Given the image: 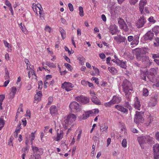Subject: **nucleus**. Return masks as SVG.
I'll return each instance as SVG.
<instances>
[{"label": "nucleus", "mask_w": 159, "mask_h": 159, "mask_svg": "<svg viewBox=\"0 0 159 159\" xmlns=\"http://www.w3.org/2000/svg\"><path fill=\"white\" fill-rule=\"evenodd\" d=\"M34 156H31L29 159H41V155L43 153V150L36 147H32Z\"/></svg>", "instance_id": "nucleus-4"}, {"label": "nucleus", "mask_w": 159, "mask_h": 159, "mask_svg": "<svg viewBox=\"0 0 159 159\" xmlns=\"http://www.w3.org/2000/svg\"><path fill=\"white\" fill-rule=\"evenodd\" d=\"M52 76L51 75H46V79L45 80H50L51 79H52Z\"/></svg>", "instance_id": "nucleus-51"}, {"label": "nucleus", "mask_w": 159, "mask_h": 159, "mask_svg": "<svg viewBox=\"0 0 159 159\" xmlns=\"http://www.w3.org/2000/svg\"><path fill=\"white\" fill-rule=\"evenodd\" d=\"M64 122L66 125H70L76 120V117L74 114L70 113L65 117Z\"/></svg>", "instance_id": "nucleus-5"}, {"label": "nucleus", "mask_w": 159, "mask_h": 159, "mask_svg": "<svg viewBox=\"0 0 159 159\" xmlns=\"http://www.w3.org/2000/svg\"><path fill=\"white\" fill-rule=\"evenodd\" d=\"M43 83L42 81H39L38 82V89L41 90L42 88Z\"/></svg>", "instance_id": "nucleus-45"}, {"label": "nucleus", "mask_w": 159, "mask_h": 159, "mask_svg": "<svg viewBox=\"0 0 159 159\" xmlns=\"http://www.w3.org/2000/svg\"><path fill=\"white\" fill-rule=\"evenodd\" d=\"M158 98V95L157 94H155L154 95L152 96L148 102V106L150 107L155 106L157 103V100Z\"/></svg>", "instance_id": "nucleus-9"}, {"label": "nucleus", "mask_w": 159, "mask_h": 159, "mask_svg": "<svg viewBox=\"0 0 159 159\" xmlns=\"http://www.w3.org/2000/svg\"><path fill=\"white\" fill-rule=\"evenodd\" d=\"M146 0H141L139 3V6L144 7V6L146 4Z\"/></svg>", "instance_id": "nucleus-41"}, {"label": "nucleus", "mask_w": 159, "mask_h": 159, "mask_svg": "<svg viewBox=\"0 0 159 159\" xmlns=\"http://www.w3.org/2000/svg\"><path fill=\"white\" fill-rule=\"evenodd\" d=\"M121 144L122 146L124 148H125L127 146V141L125 139H124L122 142Z\"/></svg>", "instance_id": "nucleus-46"}, {"label": "nucleus", "mask_w": 159, "mask_h": 159, "mask_svg": "<svg viewBox=\"0 0 159 159\" xmlns=\"http://www.w3.org/2000/svg\"><path fill=\"white\" fill-rule=\"evenodd\" d=\"M42 96V93L41 92L39 91L35 95L34 98V99L35 100L39 101L40 100Z\"/></svg>", "instance_id": "nucleus-29"}, {"label": "nucleus", "mask_w": 159, "mask_h": 159, "mask_svg": "<svg viewBox=\"0 0 159 159\" xmlns=\"http://www.w3.org/2000/svg\"><path fill=\"white\" fill-rule=\"evenodd\" d=\"M36 131H35L34 132L32 133L30 136V139L31 140L30 142L31 145L33 144V141L35 139V134L36 133Z\"/></svg>", "instance_id": "nucleus-35"}, {"label": "nucleus", "mask_w": 159, "mask_h": 159, "mask_svg": "<svg viewBox=\"0 0 159 159\" xmlns=\"http://www.w3.org/2000/svg\"><path fill=\"white\" fill-rule=\"evenodd\" d=\"M5 98V97L2 95H0V102H2Z\"/></svg>", "instance_id": "nucleus-63"}, {"label": "nucleus", "mask_w": 159, "mask_h": 159, "mask_svg": "<svg viewBox=\"0 0 159 159\" xmlns=\"http://www.w3.org/2000/svg\"><path fill=\"white\" fill-rule=\"evenodd\" d=\"M116 61V63L119 65L121 67L124 69H126V66L125 62L122 61L119 59H117Z\"/></svg>", "instance_id": "nucleus-26"}, {"label": "nucleus", "mask_w": 159, "mask_h": 159, "mask_svg": "<svg viewBox=\"0 0 159 159\" xmlns=\"http://www.w3.org/2000/svg\"><path fill=\"white\" fill-rule=\"evenodd\" d=\"M143 120L144 119L142 116L140 114V113L139 112H136L134 119V122L136 123L139 124L142 122Z\"/></svg>", "instance_id": "nucleus-15"}, {"label": "nucleus", "mask_w": 159, "mask_h": 159, "mask_svg": "<svg viewBox=\"0 0 159 159\" xmlns=\"http://www.w3.org/2000/svg\"><path fill=\"white\" fill-rule=\"evenodd\" d=\"M104 105L105 107H110L111 105L114 104L113 103V102L111 100L110 101L108 102H106L104 103Z\"/></svg>", "instance_id": "nucleus-40"}, {"label": "nucleus", "mask_w": 159, "mask_h": 159, "mask_svg": "<svg viewBox=\"0 0 159 159\" xmlns=\"http://www.w3.org/2000/svg\"><path fill=\"white\" fill-rule=\"evenodd\" d=\"M22 125L24 126H26L27 124V121L26 119L25 118L22 119Z\"/></svg>", "instance_id": "nucleus-57"}, {"label": "nucleus", "mask_w": 159, "mask_h": 159, "mask_svg": "<svg viewBox=\"0 0 159 159\" xmlns=\"http://www.w3.org/2000/svg\"><path fill=\"white\" fill-rule=\"evenodd\" d=\"M22 104H21L20 106L19 107L17 111V114L16 116V117H17L18 114L20 113V112H23V110H22Z\"/></svg>", "instance_id": "nucleus-44"}, {"label": "nucleus", "mask_w": 159, "mask_h": 159, "mask_svg": "<svg viewBox=\"0 0 159 159\" xmlns=\"http://www.w3.org/2000/svg\"><path fill=\"white\" fill-rule=\"evenodd\" d=\"M153 120V116L150 115L148 117L147 122L145 123V126H149Z\"/></svg>", "instance_id": "nucleus-25"}, {"label": "nucleus", "mask_w": 159, "mask_h": 159, "mask_svg": "<svg viewBox=\"0 0 159 159\" xmlns=\"http://www.w3.org/2000/svg\"><path fill=\"white\" fill-rule=\"evenodd\" d=\"M118 23L119 25V26L121 29H122L125 32H127L129 29L127 24L125 23L124 20L121 18L118 19Z\"/></svg>", "instance_id": "nucleus-8"}, {"label": "nucleus", "mask_w": 159, "mask_h": 159, "mask_svg": "<svg viewBox=\"0 0 159 159\" xmlns=\"http://www.w3.org/2000/svg\"><path fill=\"white\" fill-rule=\"evenodd\" d=\"M75 100L80 102L83 104H86L89 101V98L88 97H84L83 95L77 96L75 98Z\"/></svg>", "instance_id": "nucleus-10"}, {"label": "nucleus", "mask_w": 159, "mask_h": 159, "mask_svg": "<svg viewBox=\"0 0 159 159\" xmlns=\"http://www.w3.org/2000/svg\"><path fill=\"white\" fill-rule=\"evenodd\" d=\"M112 100L114 104L118 103L121 101V97L119 96H113Z\"/></svg>", "instance_id": "nucleus-24"}, {"label": "nucleus", "mask_w": 159, "mask_h": 159, "mask_svg": "<svg viewBox=\"0 0 159 159\" xmlns=\"http://www.w3.org/2000/svg\"><path fill=\"white\" fill-rule=\"evenodd\" d=\"M146 22V20L144 16L143 15L136 22V25L137 28H140L142 27Z\"/></svg>", "instance_id": "nucleus-11"}, {"label": "nucleus", "mask_w": 159, "mask_h": 159, "mask_svg": "<svg viewBox=\"0 0 159 159\" xmlns=\"http://www.w3.org/2000/svg\"><path fill=\"white\" fill-rule=\"evenodd\" d=\"M82 133V131L80 130L79 132V134L77 136V141H79L81 138V134Z\"/></svg>", "instance_id": "nucleus-53"}, {"label": "nucleus", "mask_w": 159, "mask_h": 159, "mask_svg": "<svg viewBox=\"0 0 159 159\" xmlns=\"http://www.w3.org/2000/svg\"><path fill=\"white\" fill-rule=\"evenodd\" d=\"M138 140L142 148H144L143 144L147 143H150L152 141L153 138L149 135H145L138 137Z\"/></svg>", "instance_id": "nucleus-3"}, {"label": "nucleus", "mask_w": 159, "mask_h": 159, "mask_svg": "<svg viewBox=\"0 0 159 159\" xmlns=\"http://www.w3.org/2000/svg\"><path fill=\"white\" fill-rule=\"evenodd\" d=\"M158 70L157 67L151 68L150 70L151 74L150 75H148V77L149 78L150 81L153 83L157 82L156 84V86H159V76L157 74V71Z\"/></svg>", "instance_id": "nucleus-2"}, {"label": "nucleus", "mask_w": 159, "mask_h": 159, "mask_svg": "<svg viewBox=\"0 0 159 159\" xmlns=\"http://www.w3.org/2000/svg\"><path fill=\"white\" fill-rule=\"evenodd\" d=\"M99 110L98 109H95L92 110L85 111L82 116V120H85L89 118L90 116L98 113Z\"/></svg>", "instance_id": "nucleus-6"}, {"label": "nucleus", "mask_w": 159, "mask_h": 159, "mask_svg": "<svg viewBox=\"0 0 159 159\" xmlns=\"http://www.w3.org/2000/svg\"><path fill=\"white\" fill-rule=\"evenodd\" d=\"M63 135V131L61 130H60L59 132H57V137L54 138V140L57 141H59L62 139Z\"/></svg>", "instance_id": "nucleus-19"}, {"label": "nucleus", "mask_w": 159, "mask_h": 159, "mask_svg": "<svg viewBox=\"0 0 159 159\" xmlns=\"http://www.w3.org/2000/svg\"><path fill=\"white\" fill-rule=\"evenodd\" d=\"M74 86L73 84L71 83L66 82H64L61 85V88L63 89H65L67 92L71 90Z\"/></svg>", "instance_id": "nucleus-12"}, {"label": "nucleus", "mask_w": 159, "mask_h": 159, "mask_svg": "<svg viewBox=\"0 0 159 159\" xmlns=\"http://www.w3.org/2000/svg\"><path fill=\"white\" fill-rule=\"evenodd\" d=\"M115 107L118 110L123 112L124 113L127 114L128 112V110L121 106L119 105H116Z\"/></svg>", "instance_id": "nucleus-20"}, {"label": "nucleus", "mask_w": 159, "mask_h": 159, "mask_svg": "<svg viewBox=\"0 0 159 159\" xmlns=\"http://www.w3.org/2000/svg\"><path fill=\"white\" fill-rule=\"evenodd\" d=\"M45 30L49 32H50L51 28L49 26H46L45 28Z\"/></svg>", "instance_id": "nucleus-62"}, {"label": "nucleus", "mask_w": 159, "mask_h": 159, "mask_svg": "<svg viewBox=\"0 0 159 159\" xmlns=\"http://www.w3.org/2000/svg\"><path fill=\"white\" fill-rule=\"evenodd\" d=\"M50 112L52 116H55L58 114V109L57 107L55 105H52L50 107Z\"/></svg>", "instance_id": "nucleus-16"}, {"label": "nucleus", "mask_w": 159, "mask_h": 159, "mask_svg": "<svg viewBox=\"0 0 159 159\" xmlns=\"http://www.w3.org/2000/svg\"><path fill=\"white\" fill-rule=\"evenodd\" d=\"M108 70L113 75L116 74L117 72L116 69L113 67L111 66L109 67L108 68Z\"/></svg>", "instance_id": "nucleus-31"}, {"label": "nucleus", "mask_w": 159, "mask_h": 159, "mask_svg": "<svg viewBox=\"0 0 159 159\" xmlns=\"http://www.w3.org/2000/svg\"><path fill=\"white\" fill-rule=\"evenodd\" d=\"M148 21L152 23H154L156 22V20L153 18V17L151 16H150L148 19Z\"/></svg>", "instance_id": "nucleus-48"}, {"label": "nucleus", "mask_w": 159, "mask_h": 159, "mask_svg": "<svg viewBox=\"0 0 159 159\" xmlns=\"http://www.w3.org/2000/svg\"><path fill=\"white\" fill-rule=\"evenodd\" d=\"M117 27L115 25H111L109 27V32L112 35L114 34L117 32Z\"/></svg>", "instance_id": "nucleus-21"}, {"label": "nucleus", "mask_w": 159, "mask_h": 159, "mask_svg": "<svg viewBox=\"0 0 159 159\" xmlns=\"http://www.w3.org/2000/svg\"><path fill=\"white\" fill-rule=\"evenodd\" d=\"M60 31L63 39H65L66 37V33L65 31L61 27L59 29Z\"/></svg>", "instance_id": "nucleus-34"}, {"label": "nucleus", "mask_w": 159, "mask_h": 159, "mask_svg": "<svg viewBox=\"0 0 159 159\" xmlns=\"http://www.w3.org/2000/svg\"><path fill=\"white\" fill-rule=\"evenodd\" d=\"M155 159H159V144L156 143L153 146Z\"/></svg>", "instance_id": "nucleus-13"}, {"label": "nucleus", "mask_w": 159, "mask_h": 159, "mask_svg": "<svg viewBox=\"0 0 159 159\" xmlns=\"http://www.w3.org/2000/svg\"><path fill=\"white\" fill-rule=\"evenodd\" d=\"M138 1V0H129V2L131 5H134Z\"/></svg>", "instance_id": "nucleus-58"}, {"label": "nucleus", "mask_w": 159, "mask_h": 159, "mask_svg": "<svg viewBox=\"0 0 159 159\" xmlns=\"http://www.w3.org/2000/svg\"><path fill=\"white\" fill-rule=\"evenodd\" d=\"M139 36L137 35L134 36L133 41L131 43V45H137L139 42Z\"/></svg>", "instance_id": "nucleus-28"}, {"label": "nucleus", "mask_w": 159, "mask_h": 159, "mask_svg": "<svg viewBox=\"0 0 159 159\" xmlns=\"http://www.w3.org/2000/svg\"><path fill=\"white\" fill-rule=\"evenodd\" d=\"M153 32H154L156 35H157L159 33V26L157 25L155 26L152 29Z\"/></svg>", "instance_id": "nucleus-33"}, {"label": "nucleus", "mask_w": 159, "mask_h": 159, "mask_svg": "<svg viewBox=\"0 0 159 159\" xmlns=\"http://www.w3.org/2000/svg\"><path fill=\"white\" fill-rule=\"evenodd\" d=\"M100 131L102 132L107 133L108 131V126L107 124L103 123L100 126Z\"/></svg>", "instance_id": "nucleus-22"}, {"label": "nucleus", "mask_w": 159, "mask_h": 159, "mask_svg": "<svg viewBox=\"0 0 159 159\" xmlns=\"http://www.w3.org/2000/svg\"><path fill=\"white\" fill-rule=\"evenodd\" d=\"M4 77L5 80L9 78V74L8 71H6V74Z\"/></svg>", "instance_id": "nucleus-61"}, {"label": "nucleus", "mask_w": 159, "mask_h": 159, "mask_svg": "<svg viewBox=\"0 0 159 159\" xmlns=\"http://www.w3.org/2000/svg\"><path fill=\"white\" fill-rule=\"evenodd\" d=\"M154 35L152 31H149L144 35V39L146 41L151 40L153 38Z\"/></svg>", "instance_id": "nucleus-14"}, {"label": "nucleus", "mask_w": 159, "mask_h": 159, "mask_svg": "<svg viewBox=\"0 0 159 159\" xmlns=\"http://www.w3.org/2000/svg\"><path fill=\"white\" fill-rule=\"evenodd\" d=\"M122 87L125 93L126 99L128 101L130 100L131 92L130 91H132L133 89L131 83L125 79L123 82Z\"/></svg>", "instance_id": "nucleus-1"}, {"label": "nucleus", "mask_w": 159, "mask_h": 159, "mask_svg": "<svg viewBox=\"0 0 159 159\" xmlns=\"http://www.w3.org/2000/svg\"><path fill=\"white\" fill-rule=\"evenodd\" d=\"M69 107L71 111L78 112L80 111L81 109L79 104L75 101L71 102Z\"/></svg>", "instance_id": "nucleus-7"}, {"label": "nucleus", "mask_w": 159, "mask_h": 159, "mask_svg": "<svg viewBox=\"0 0 159 159\" xmlns=\"http://www.w3.org/2000/svg\"><path fill=\"white\" fill-rule=\"evenodd\" d=\"M48 105L51 104L52 102L53 101V98L52 97H50L48 98Z\"/></svg>", "instance_id": "nucleus-52"}, {"label": "nucleus", "mask_w": 159, "mask_h": 159, "mask_svg": "<svg viewBox=\"0 0 159 159\" xmlns=\"http://www.w3.org/2000/svg\"><path fill=\"white\" fill-rule=\"evenodd\" d=\"M4 124V120L3 119H0V130L3 127Z\"/></svg>", "instance_id": "nucleus-47"}, {"label": "nucleus", "mask_w": 159, "mask_h": 159, "mask_svg": "<svg viewBox=\"0 0 159 159\" xmlns=\"http://www.w3.org/2000/svg\"><path fill=\"white\" fill-rule=\"evenodd\" d=\"M125 99L126 100H125L123 102V106L126 107H127V108L129 109V110H130L132 109V107L131 106L130 104L129 103V102L130 101H128L126 98Z\"/></svg>", "instance_id": "nucleus-27"}, {"label": "nucleus", "mask_w": 159, "mask_h": 159, "mask_svg": "<svg viewBox=\"0 0 159 159\" xmlns=\"http://www.w3.org/2000/svg\"><path fill=\"white\" fill-rule=\"evenodd\" d=\"M79 10L80 11L79 14L80 16L82 17L84 16L83 8L82 7H79Z\"/></svg>", "instance_id": "nucleus-42"}, {"label": "nucleus", "mask_w": 159, "mask_h": 159, "mask_svg": "<svg viewBox=\"0 0 159 159\" xmlns=\"http://www.w3.org/2000/svg\"><path fill=\"white\" fill-rule=\"evenodd\" d=\"M99 56L102 59H104L105 58L106 56L103 53H101L99 54Z\"/></svg>", "instance_id": "nucleus-54"}, {"label": "nucleus", "mask_w": 159, "mask_h": 159, "mask_svg": "<svg viewBox=\"0 0 159 159\" xmlns=\"http://www.w3.org/2000/svg\"><path fill=\"white\" fill-rule=\"evenodd\" d=\"M111 141V139L110 138H108L107 141V147H108L110 144Z\"/></svg>", "instance_id": "nucleus-59"}, {"label": "nucleus", "mask_w": 159, "mask_h": 159, "mask_svg": "<svg viewBox=\"0 0 159 159\" xmlns=\"http://www.w3.org/2000/svg\"><path fill=\"white\" fill-rule=\"evenodd\" d=\"M68 6L70 10L71 11H72L74 10L73 5L71 3H69L68 4Z\"/></svg>", "instance_id": "nucleus-50"}, {"label": "nucleus", "mask_w": 159, "mask_h": 159, "mask_svg": "<svg viewBox=\"0 0 159 159\" xmlns=\"http://www.w3.org/2000/svg\"><path fill=\"white\" fill-rule=\"evenodd\" d=\"M134 37L132 36H129L128 37V41L130 42L133 40Z\"/></svg>", "instance_id": "nucleus-60"}, {"label": "nucleus", "mask_w": 159, "mask_h": 159, "mask_svg": "<svg viewBox=\"0 0 159 159\" xmlns=\"http://www.w3.org/2000/svg\"><path fill=\"white\" fill-rule=\"evenodd\" d=\"M3 43L6 47H7L8 48H11V45L9 43H8L7 41L4 40Z\"/></svg>", "instance_id": "nucleus-49"}, {"label": "nucleus", "mask_w": 159, "mask_h": 159, "mask_svg": "<svg viewBox=\"0 0 159 159\" xmlns=\"http://www.w3.org/2000/svg\"><path fill=\"white\" fill-rule=\"evenodd\" d=\"M45 64L50 68H55L56 67V66L53 63H51L50 61H46Z\"/></svg>", "instance_id": "nucleus-36"}, {"label": "nucleus", "mask_w": 159, "mask_h": 159, "mask_svg": "<svg viewBox=\"0 0 159 159\" xmlns=\"http://www.w3.org/2000/svg\"><path fill=\"white\" fill-rule=\"evenodd\" d=\"M92 67L96 73H98L99 72V70L98 68L95 67L94 66H93Z\"/></svg>", "instance_id": "nucleus-64"}, {"label": "nucleus", "mask_w": 159, "mask_h": 159, "mask_svg": "<svg viewBox=\"0 0 159 159\" xmlns=\"http://www.w3.org/2000/svg\"><path fill=\"white\" fill-rule=\"evenodd\" d=\"M144 51V50H138V51L136 52V57L137 59L140 60L141 58L145 57V52H143Z\"/></svg>", "instance_id": "nucleus-17"}, {"label": "nucleus", "mask_w": 159, "mask_h": 159, "mask_svg": "<svg viewBox=\"0 0 159 159\" xmlns=\"http://www.w3.org/2000/svg\"><path fill=\"white\" fill-rule=\"evenodd\" d=\"M77 59L79 61V62L81 65L82 66L84 65L85 59L82 56H78Z\"/></svg>", "instance_id": "nucleus-30"}, {"label": "nucleus", "mask_w": 159, "mask_h": 159, "mask_svg": "<svg viewBox=\"0 0 159 159\" xmlns=\"http://www.w3.org/2000/svg\"><path fill=\"white\" fill-rule=\"evenodd\" d=\"M91 94L92 96L91 98L92 102L96 104H101V102L98 100V98L95 96V94L94 93H91Z\"/></svg>", "instance_id": "nucleus-18"}, {"label": "nucleus", "mask_w": 159, "mask_h": 159, "mask_svg": "<svg viewBox=\"0 0 159 159\" xmlns=\"http://www.w3.org/2000/svg\"><path fill=\"white\" fill-rule=\"evenodd\" d=\"M64 66H66L67 69L70 71H72V68L71 66L68 63H65Z\"/></svg>", "instance_id": "nucleus-43"}, {"label": "nucleus", "mask_w": 159, "mask_h": 159, "mask_svg": "<svg viewBox=\"0 0 159 159\" xmlns=\"http://www.w3.org/2000/svg\"><path fill=\"white\" fill-rule=\"evenodd\" d=\"M11 92L10 93V98H13L15 96L17 91L16 88L15 87H13L11 89Z\"/></svg>", "instance_id": "nucleus-23"}, {"label": "nucleus", "mask_w": 159, "mask_h": 159, "mask_svg": "<svg viewBox=\"0 0 159 159\" xmlns=\"http://www.w3.org/2000/svg\"><path fill=\"white\" fill-rule=\"evenodd\" d=\"M88 81H86L85 80H83L81 81V84L84 86H85L87 85Z\"/></svg>", "instance_id": "nucleus-56"}, {"label": "nucleus", "mask_w": 159, "mask_h": 159, "mask_svg": "<svg viewBox=\"0 0 159 159\" xmlns=\"http://www.w3.org/2000/svg\"><path fill=\"white\" fill-rule=\"evenodd\" d=\"M126 40V38L125 37H123L120 35H119V40H118V43H120L121 42H124Z\"/></svg>", "instance_id": "nucleus-38"}, {"label": "nucleus", "mask_w": 159, "mask_h": 159, "mask_svg": "<svg viewBox=\"0 0 159 159\" xmlns=\"http://www.w3.org/2000/svg\"><path fill=\"white\" fill-rule=\"evenodd\" d=\"M143 96L146 97L148 95L149 92L148 90L146 88H143Z\"/></svg>", "instance_id": "nucleus-39"}, {"label": "nucleus", "mask_w": 159, "mask_h": 159, "mask_svg": "<svg viewBox=\"0 0 159 159\" xmlns=\"http://www.w3.org/2000/svg\"><path fill=\"white\" fill-rule=\"evenodd\" d=\"M140 102L137 99L135 102L134 107L136 109L140 110Z\"/></svg>", "instance_id": "nucleus-32"}, {"label": "nucleus", "mask_w": 159, "mask_h": 159, "mask_svg": "<svg viewBox=\"0 0 159 159\" xmlns=\"http://www.w3.org/2000/svg\"><path fill=\"white\" fill-rule=\"evenodd\" d=\"M155 139L159 142V132H157L155 134Z\"/></svg>", "instance_id": "nucleus-55"}, {"label": "nucleus", "mask_w": 159, "mask_h": 159, "mask_svg": "<svg viewBox=\"0 0 159 159\" xmlns=\"http://www.w3.org/2000/svg\"><path fill=\"white\" fill-rule=\"evenodd\" d=\"M54 81L53 79H51L50 80H44V83L45 84H47L49 85H52L54 84Z\"/></svg>", "instance_id": "nucleus-37"}]
</instances>
